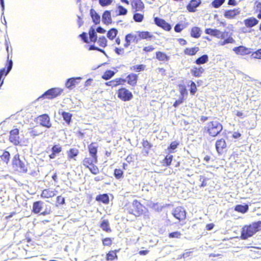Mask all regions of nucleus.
Instances as JSON below:
<instances>
[{"instance_id": "46", "label": "nucleus", "mask_w": 261, "mask_h": 261, "mask_svg": "<svg viewBox=\"0 0 261 261\" xmlns=\"http://www.w3.org/2000/svg\"><path fill=\"white\" fill-rule=\"evenodd\" d=\"M79 151L78 150L75 148H72L70 149L68 152V156L70 158H73L75 156H77L78 154Z\"/></svg>"}, {"instance_id": "25", "label": "nucleus", "mask_w": 261, "mask_h": 261, "mask_svg": "<svg viewBox=\"0 0 261 261\" xmlns=\"http://www.w3.org/2000/svg\"><path fill=\"white\" fill-rule=\"evenodd\" d=\"M201 31L198 27H193L191 29V35L192 37L198 38L201 35Z\"/></svg>"}, {"instance_id": "30", "label": "nucleus", "mask_w": 261, "mask_h": 261, "mask_svg": "<svg viewBox=\"0 0 261 261\" xmlns=\"http://www.w3.org/2000/svg\"><path fill=\"white\" fill-rule=\"evenodd\" d=\"M156 58L161 61H167L169 60V57L167 56L165 53L161 51L156 53Z\"/></svg>"}, {"instance_id": "22", "label": "nucleus", "mask_w": 261, "mask_h": 261, "mask_svg": "<svg viewBox=\"0 0 261 261\" xmlns=\"http://www.w3.org/2000/svg\"><path fill=\"white\" fill-rule=\"evenodd\" d=\"M127 79L128 84L132 86H135L137 83L138 76L136 74L132 73L127 76Z\"/></svg>"}, {"instance_id": "2", "label": "nucleus", "mask_w": 261, "mask_h": 261, "mask_svg": "<svg viewBox=\"0 0 261 261\" xmlns=\"http://www.w3.org/2000/svg\"><path fill=\"white\" fill-rule=\"evenodd\" d=\"M206 130L212 137L217 136L222 130V125L217 121H213L207 124Z\"/></svg>"}, {"instance_id": "9", "label": "nucleus", "mask_w": 261, "mask_h": 261, "mask_svg": "<svg viewBox=\"0 0 261 261\" xmlns=\"http://www.w3.org/2000/svg\"><path fill=\"white\" fill-rule=\"evenodd\" d=\"M154 22L158 26L162 28L165 30L169 31L171 29V25L161 18H154Z\"/></svg>"}, {"instance_id": "34", "label": "nucleus", "mask_w": 261, "mask_h": 261, "mask_svg": "<svg viewBox=\"0 0 261 261\" xmlns=\"http://www.w3.org/2000/svg\"><path fill=\"white\" fill-rule=\"evenodd\" d=\"M96 200L101 201L106 204L109 202V197L107 194L100 195L96 197Z\"/></svg>"}, {"instance_id": "20", "label": "nucleus", "mask_w": 261, "mask_h": 261, "mask_svg": "<svg viewBox=\"0 0 261 261\" xmlns=\"http://www.w3.org/2000/svg\"><path fill=\"white\" fill-rule=\"evenodd\" d=\"M0 157L2 161L7 164L10 161V154L7 151L1 150Z\"/></svg>"}, {"instance_id": "40", "label": "nucleus", "mask_w": 261, "mask_h": 261, "mask_svg": "<svg viewBox=\"0 0 261 261\" xmlns=\"http://www.w3.org/2000/svg\"><path fill=\"white\" fill-rule=\"evenodd\" d=\"M115 72L112 70H107L102 75V77L104 80H108L111 79L114 75Z\"/></svg>"}, {"instance_id": "52", "label": "nucleus", "mask_w": 261, "mask_h": 261, "mask_svg": "<svg viewBox=\"0 0 261 261\" xmlns=\"http://www.w3.org/2000/svg\"><path fill=\"white\" fill-rule=\"evenodd\" d=\"M114 175L117 179H120L122 177L123 171L120 169H116L114 171Z\"/></svg>"}, {"instance_id": "48", "label": "nucleus", "mask_w": 261, "mask_h": 261, "mask_svg": "<svg viewBox=\"0 0 261 261\" xmlns=\"http://www.w3.org/2000/svg\"><path fill=\"white\" fill-rule=\"evenodd\" d=\"M133 206L136 209L138 213L140 212V210H142V205L137 200H135L133 202Z\"/></svg>"}, {"instance_id": "35", "label": "nucleus", "mask_w": 261, "mask_h": 261, "mask_svg": "<svg viewBox=\"0 0 261 261\" xmlns=\"http://www.w3.org/2000/svg\"><path fill=\"white\" fill-rule=\"evenodd\" d=\"M117 30L115 28H112L109 30L107 33V37L111 40H113L117 34Z\"/></svg>"}, {"instance_id": "15", "label": "nucleus", "mask_w": 261, "mask_h": 261, "mask_svg": "<svg viewBox=\"0 0 261 261\" xmlns=\"http://www.w3.org/2000/svg\"><path fill=\"white\" fill-rule=\"evenodd\" d=\"M258 20L254 17H250L244 20V24L248 28H252L258 23Z\"/></svg>"}, {"instance_id": "43", "label": "nucleus", "mask_w": 261, "mask_h": 261, "mask_svg": "<svg viewBox=\"0 0 261 261\" xmlns=\"http://www.w3.org/2000/svg\"><path fill=\"white\" fill-rule=\"evenodd\" d=\"M107 40L106 38L104 37H100L99 38L98 40V43L99 46L105 47L107 45Z\"/></svg>"}, {"instance_id": "4", "label": "nucleus", "mask_w": 261, "mask_h": 261, "mask_svg": "<svg viewBox=\"0 0 261 261\" xmlns=\"http://www.w3.org/2000/svg\"><path fill=\"white\" fill-rule=\"evenodd\" d=\"M62 92L63 90L61 88H51L46 91L40 98L46 97L48 99H53L58 95H60Z\"/></svg>"}, {"instance_id": "28", "label": "nucleus", "mask_w": 261, "mask_h": 261, "mask_svg": "<svg viewBox=\"0 0 261 261\" xmlns=\"http://www.w3.org/2000/svg\"><path fill=\"white\" fill-rule=\"evenodd\" d=\"M62 116L67 124L68 125H70L71 121V118L72 117V114L68 112H62Z\"/></svg>"}, {"instance_id": "42", "label": "nucleus", "mask_w": 261, "mask_h": 261, "mask_svg": "<svg viewBox=\"0 0 261 261\" xmlns=\"http://www.w3.org/2000/svg\"><path fill=\"white\" fill-rule=\"evenodd\" d=\"M124 82L125 80H122L121 79L117 80V81H111L106 83L107 85L111 86L112 87H116L118 85L121 84V82Z\"/></svg>"}, {"instance_id": "56", "label": "nucleus", "mask_w": 261, "mask_h": 261, "mask_svg": "<svg viewBox=\"0 0 261 261\" xmlns=\"http://www.w3.org/2000/svg\"><path fill=\"white\" fill-rule=\"evenodd\" d=\"M91 173L97 174L99 172L98 168L96 166H92L91 167H88Z\"/></svg>"}, {"instance_id": "44", "label": "nucleus", "mask_w": 261, "mask_h": 261, "mask_svg": "<svg viewBox=\"0 0 261 261\" xmlns=\"http://www.w3.org/2000/svg\"><path fill=\"white\" fill-rule=\"evenodd\" d=\"M145 66L144 65H134L130 67L132 70H135L137 72L143 71L144 70Z\"/></svg>"}, {"instance_id": "51", "label": "nucleus", "mask_w": 261, "mask_h": 261, "mask_svg": "<svg viewBox=\"0 0 261 261\" xmlns=\"http://www.w3.org/2000/svg\"><path fill=\"white\" fill-rule=\"evenodd\" d=\"M113 0H99V3L102 7H106L110 5Z\"/></svg>"}, {"instance_id": "23", "label": "nucleus", "mask_w": 261, "mask_h": 261, "mask_svg": "<svg viewBox=\"0 0 261 261\" xmlns=\"http://www.w3.org/2000/svg\"><path fill=\"white\" fill-rule=\"evenodd\" d=\"M204 72V69L202 67L197 68L193 67L191 69V73L195 77H199L201 74Z\"/></svg>"}, {"instance_id": "13", "label": "nucleus", "mask_w": 261, "mask_h": 261, "mask_svg": "<svg viewBox=\"0 0 261 261\" xmlns=\"http://www.w3.org/2000/svg\"><path fill=\"white\" fill-rule=\"evenodd\" d=\"M57 191L56 190H52L50 189H44L42 191L41 196L43 198H51L55 196Z\"/></svg>"}, {"instance_id": "6", "label": "nucleus", "mask_w": 261, "mask_h": 261, "mask_svg": "<svg viewBox=\"0 0 261 261\" xmlns=\"http://www.w3.org/2000/svg\"><path fill=\"white\" fill-rule=\"evenodd\" d=\"M37 119V121L41 125L47 128H50L51 126L50 118L47 114L40 115Z\"/></svg>"}, {"instance_id": "47", "label": "nucleus", "mask_w": 261, "mask_h": 261, "mask_svg": "<svg viewBox=\"0 0 261 261\" xmlns=\"http://www.w3.org/2000/svg\"><path fill=\"white\" fill-rule=\"evenodd\" d=\"M225 2V0H214L212 3V6L215 8H218L220 7Z\"/></svg>"}, {"instance_id": "19", "label": "nucleus", "mask_w": 261, "mask_h": 261, "mask_svg": "<svg viewBox=\"0 0 261 261\" xmlns=\"http://www.w3.org/2000/svg\"><path fill=\"white\" fill-rule=\"evenodd\" d=\"M132 6L136 11H140L143 10L144 4L141 0H133Z\"/></svg>"}, {"instance_id": "5", "label": "nucleus", "mask_w": 261, "mask_h": 261, "mask_svg": "<svg viewBox=\"0 0 261 261\" xmlns=\"http://www.w3.org/2000/svg\"><path fill=\"white\" fill-rule=\"evenodd\" d=\"M118 97L124 101H128L133 97L132 92L125 88H121L119 90L118 93Z\"/></svg>"}, {"instance_id": "33", "label": "nucleus", "mask_w": 261, "mask_h": 261, "mask_svg": "<svg viewBox=\"0 0 261 261\" xmlns=\"http://www.w3.org/2000/svg\"><path fill=\"white\" fill-rule=\"evenodd\" d=\"M208 56L207 55H204L201 57L198 58L195 61L197 64L200 65L206 63L208 61Z\"/></svg>"}, {"instance_id": "16", "label": "nucleus", "mask_w": 261, "mask_h": 261, "mask_svg": "<svg viewBox=\"0 0 261 261\" xmlns=\"http://www.w3.org/2000/svg\"><path fill=\"white\" fill-rule=\"evenodd\" d=\"M97 162V159L91 156V157L86 158L83 161V165L88 168L89 165H92L94 163H96Z\"/></svg>"}, {"instance_id": "8", "label": "nucleus", "mask_w": 261, "mask_h": 261, "mask_svg": "<svg viewBox=\"0 0 261 261\" xmlns=\"http://www.w3.org/2000/svg\"><path fill=\"white\" fill-rule=\"evenodd\" d=\"M9 140L15 145L19 144L20 141L18 129L15 128L10 131Z\"/></svg>"}, {"instance_id": "32", "label": "nucleus", "mask_w": 261, "mask_h": 261, "mask_svg": "<svg viewBox=\"0 0 261 261\" xmlns=\"http://www.w3.org/2000/svg\"><path fill=\"white\" fill-rule=\"evenodd\" d=\"M199 49L197 47H193L191 48H187L185 50V53L186 55L193 56L196 53H197L199 51Z\"/></svg>"}, {"instance_id": "55", "label": "nucleus", "mask_w": 261, "mask_h": 261, "mask_svg": "<svg viewBox=\"0 0 261 261\" xmlns=\"http://www.w3.org/2000/svg\"><path fill=\"white\" fill-rule=\"evenodd\" d=\"M173 158V155H168L166 156L165 159V163L167 166H169L170 165Z\"/></svg>"}, {"instance_id": "37", "label": "nucleus", "mask_w": 261, "mask_h": 261, "mask_svg": "<svg viewBox=\"0 0 261 261\" xmlns=\"http://www.w3.org/2000/svg\"><path fill=\"white\" fill-rule=\"evenodd\" d=\"M138 35L141 39H143L151 38L152 37L149 32H139Z\"/></svg>"}, {"instance_id": "63", "label": "nucleus", "mask_w": 261, "mask_h": 261, "mask_svg": "<svg viewBox=\"0 0 261 261\" xmlns=\"http://www.w3.org/2000/svg\"><path fill=\"white\" fill-rule=\"evenodd\" d=\"M57 201L59 204H63L65 203V199L62 196H59L57 198Z\"/></svg>"}, {"instance_id": "45", "label": "nucleus", "mask_w": 261, "mask_h": 261, "mask_svg": "<svg viewBox=\"0 0 261 261\" xmlns=\"http://www.w3.org/2000/svg\"><path fill=\"white\" fill-rule=\"evenodd\" d=\"M144 16L140 13H135L133 16V19L136 22H140L143 19Z\"/></svg>"}, {"instance_id": "50", "label": "nucleus", "mask_w": 261, "mask_h": 261, "mask_svg": "<svg viewBox=\"0 0 261 261\" xmlns=\"http://www.w3.org/2000/svg\"><path fill=\"white\" fill-rule=\"evenodd\" d=\"M181 236V233L179 231H174L169 233L170 238H180Z\"/></svg>"}, {"instance_id": "41", "label": "nucleus", "mask_w": 261, "mask_h": 261, "mask_svg": "<svg viewBox=\"0 0 261 261\" xmlns=\"http://www.w3.org/2000/svg\"><path fill=\"white\" fill-rule=\"evenodd\" d=\"M116 253L114 251H111L107 254V260L112 261L117 258Z\"/></svg>"}, {"instance_id": "64", "label": "nucleus", "mask_w": 261, "mask_h": 261, "mask_svg": "<svg viewBox=\"0 0 261 261\" xmlns=\"http://www.w3.org/2000/svg\"><path fill=\"white\" fill-rule=\"evenodd\" d=\"M154 47L151 46V45H149V46H145L143 48V50L146 51V52H150V51H152V50H154Z\"/></svg>"}, {"instance_id": "18", "label": "nucleus", "mask_w": 261, "mask_h": 261, "mask_svg": "<svg viewBox=\"0 0 261 261\" xmlns=\"http://www.w3.org/2000/svg\"><path fill=\"white\" fill-rule=\"evenodd\" d=\"M233 50L238 55H247L249 53V51L248 48L245 47L243 46H240L239 47H236L233 48Z\"/></svg>"}, {"instance_id": "49", "label": "nucleus", "mask_w": 261, "mask_h": 261, "mask_svg": "<svg viewBox=\"0 0 261 261\" xmlns=\"http://www.w3.org/2000/svg\"><path fill=\"white\" fill-rule=\"evenodd\" d=\"M118 9L119 10V13L117 14V15H124L127 13V9L122 6H118Z\"/></svg>"}, {"instance_id": "12", "label": "nucleus", "mask_w": 261, "mask_h": 261, "mask_svg": "<svg viewBox=\"0 0 261 261\" xmlns=\"http://www.w3.org/2000/svg\"><path fill=\"white\" fill-rule=\"evenodd\" d=\"M201 4L200 0H192L187 5V10L191 12H194L196 11V8Z\"/></svg>"}, {"instance_id": "21", "label": "nucleus", "mask_w": 261, "mask_h": 261, "mask_svg": "<svg viewBox=\"0 0 261 261\" xmlns=\"http://www.w3.org/2000/svg\"><path fill=\"white\" fill-rule=\"evenodd\" d=\"M102 21L105 24L111 23L112 19L111 17V12L110 11H105L102 16Z\"/></svg>"}, {"instance_id": "59", "label": "nucleus", "mask_w": 261, "mask_h": 261, "mask_svg": "<svg viewBox=\"0 0 261 261\" xmlns=\"http://www.w3.org/2000/svg\"><path fill=\"white\" fill-rule=\"evenodd\" d=\"M196 86L194 82H192L191 85L190 92L192 94H194L196 92Z\"/></svg>"}, {"instance_id": "14", "label": "nucleus", "mask_w": 261, "mask_h": 261, "mask_svg": "<svg viewBox=\"0 0 261 261\" xmlns=\"http://www.w3.org/2000/svg\"><path fill=\"white\" fill-rule=\"evenodd\" d=\"M240 13L239 9H234L233 10H227L224 13V16L229 19L233 18L236 15Z\"/></svg>"}, {"instance_id": "60", "label": "nucleus", "mask_w": 261, "mask_h": 261, "mask_svg": "<svg viewBox=\"0 0 261 261\" xmlns=\"http://www.w3.org/2000/svg\"><path fill=\"white\" fill-rule=\"evenodd\" d=\"M102 243L104 246H110L112 244V241L110 238H105L102 240Z\"/></svg>"}, {"instance_id": "53", "label": "nucleus", "mask_w": 261, "mask_h": 261, "mask_svg": "<svg viewBox=\"0 0 261 261\" xmlns=\"http://www.w3.org/2000/svg\"><path fill=\"white\" fill-rule=\"evenodd\" d=\"M251 56L255 59H261V49H258L257 51L253 53Z\"/></svg>"}, {"instance_id": "54", "label": "nucleus", "mask_w": 261, "mask_h": 261, "mask_svg": "<svg viewBox=\"0 0 261 261\" xmlns=\"http://www.w3.org/2000/svg\"><path fill=\"white\" fill-rule=\"evenodd\" d=\"M62 150V148L58 145H54L51 148V151L54 152L55 153L58 154Z\"/></svg>"}, {"instance_id": "38", "label": "nucleus", "mask_w": 261, "mask_h": 261, "mask_svg": "<svg viewBox=\"0 0 261 261\" xmlns=\"http://www.w3.org/2000/svg\"><path fill=\"white\" fill-rule=\"evenodd\" d=\"M234 42L235 40L231 36H229L223 40L220 41L219 44L220 45H224L228 43H234Z\"/></svg>"}, {"instance_id": "31", "label": "nucleus", "mask_w": 261, "mask_h": 261, "mask_svg": "<svg viewBox=\"0 0 261 261\" xmlns=\"http://www.w3.org/2000/svg\"><path fill=\"white\" fill-rule=\"evenodd\" d=\"M90 39L91 42H96L97 39V34L95 30L91 28L89 32Z\"/></svg>"}, {"instance_id": "26", "label": "nucleus", "mask_w": 261, "mask_h": 261, "mask_svg": "<svg viewBox=\"0 0 261 261\" xmlns=\"http://www.w3.org/2000/svg\"><path fill=\"white\" fill-rule=\"evenodd\" d=\"M42 204L43 202L40 201L34 202L33 205V211L36 214L40 213L42 209Z\"/></svg>"}, {"instance_id": "27", "label": "nucleus", "mask_w": 261, "mask_h": 261, "mask_svg": "<svg viewBox=\"0 0 261 261\" xmlns=\"http://www.w3.org/2000/svg\"><path fill=\"white\" fill-rule=\"evenodd\" d=\"M249 209L248 205H241V204H238L237 205L234 207V210L236 211L242 213H246Z\"/></svg>"}, {"instance_id": "10", "label": "nucleus", "mask_w": 261, "mask_h": 261, "mask_svg": "<svg viewBox=\"0 0 261 261\" xmlns=\"http://www.w3.org/2000/svg\"><path fill=\"white\" fill-rule=\"evenodd\" d=\"M216 149L219 154H221L223 152V149L226 147V143L225 140L221 138L218 140L215 144Z\"/></svg>"}, {"instance_id": "1", "label": "nucleus", "mask_w": 261, "mask_h": 261, "mask_svg": "<svg viewBox=\"0 0 261 261\" xmlns=\"http://www.w3.org/2000/svg\"><path fill=\"white\" fill-rule=\"evenodd\" d=\"M260 230H261V221L253 223L249 225H246L242 229L241 237L243 239H247Z\"/></svg>"}, {"instance_id": "39", "label": "nucleus", "mask_w": 261, "mask_h": 261, "mask_svg": "<svg viewBox=\"0 0 261 261\" xmlns=\"http://www.w3.org/2000/svg\"><path fill=\"white\" fill-rule=\"evenodd\" d=\"M100 227L105 231L108 232L111 230L109 227V223L107 220H103L101 224Z\"/></svg>"}, {"instance_id": "17", "label": "nucleus", "mask_w": 261, "mask_h": 261, "mask_svg": "<svg viewBox=\"0 0 261 261\" xmlns=\"http://www.w3.org/2000/svg\"><path fill=\"white\" fill-rule=\"evenodd\" d=\"M98 145L96 143H92L88 146V149L91 156L95 157L97 159V152Z\"/></svg>"}, {"instance_id": "29", "label": "nucleus", "mask_w": 261, "mask_h": 261, "mask_svg": "<svg viewBox=\"0 0 261 261\" xmlns=\"http://www.w3.org/2000/svg\"><path fill=\"white\" fill-rule=\"evenodd\" d=\"M90 14L93 22L95 24H98L100 22V16L93 9L90 10Z\"/></svg>"}, {"instance_id": "11", "label": "nucleus", "mask_w": 261, "mask_h": 261, "mask_svg": "<svg viewBox=\"0 0 261 261\" xmlns=\"http://www.w3.org/2000/svg\"><path fill=\"white\" fill-rule=\"evenodd\" d=\"M81 77L68 79L65 84L66 88L72 89L76 85L79 84V81L81 80Z\"/></svg>"}, {"instance_id": "3", "label": "nucleus", "mask_w": 261, "mask_h": 261, "mask_svg": "<svg viewBox=\"0 0 261 261\" xmlns=\"http://www.w3.org/2000/svg\"><path fill=\"white\" fill-rule=\"evenodd\" d=\"M13 168L20 173H27L28 171L27 165L25 162L20 160L18 153L16 154L12 160Z\"/></svg>"}, {"instance_id": "36", "label": "nucleus", "mask_w": 261, "mask_h": 261, "mask_svg": "<svg viewBox=\"0 0 261 261\" xmlns=\"http://www.w3.org/2000/svg\"><path fill=\"white\" fill-rule=\"evenodd\" d=\"M40 127L36 126L31 131H30L31 136L33 137L39 136L42 134V132L39 130Z\"/></svg>"}, {"instance_id": "24", "label": "nucleus", "mask_w": 261, "mask_h": 261, "mask_svg": "<svg viewBox=\"0 0 261 261\" xmlns=\"http://www.w3.org/2000/svg\"><path fill=\"white\" fill-rule=\"evenodd\" d=\"M134 39V42H137L138 39L136 36H134L131 34H128L125 36V43L124 44L125 47H127L130 45V39Z\"/></svg>"}, {"instance_id": "58", "label": "nucleus", "mask_w": 261, "mask_h": 261, "mask_svg": "<svg viewBox=\"0 0 261 261\" xmlns=\"http://www.w3.org/2000/svg\"><path fill=\"white\" fill-rule=\"evenodd\" d=\"M184 28L183 24H177L174 27V30L176 32H181Z\"/></svg>"}, {"instance_id": "62", "label": "nucleus", "mask_w": 261, "mask_h": 261, "mask_svg": "<svg viewBox=\"0 0 261 261\" xmlns=\"http://www.w3.org/2000/svg\"><path fill=\"white\" fill-rule=\"evenodd\" d=\"M217 32V29H206L205 30V33L206 34L212 35L213 33H216Z\"/></svg>"}, {"instance_id": "7", "label": "nucleus", "mask_w": 261, "mask_h": 261, "mask_svg": "<svg viewBox=\"0 0 261 261\" xmlns=\"http://www.w3.org/2000/svg\"><path fill=\"white\" fill-rule=\"evenodd\" d=\"M186 214L185 209L181 206L176 207L172 212L173 216L179 221L185 219Z\"/></svg>"}, {"instance_id": "61", "label": "nucleus", "mask_w": 261, "mask_h": 261, "mask_svg": "<svg viewBox=\"0 0 261 261\" xmlns=\"http://www.w3.org/2000/svg\"><path fill=\"white\" fill-rule=\"evenodd\" d=\"M79 36L82 38L84 42L88 43V37L86 33H83L82 34H80Z\"/></svg>"}, {"instance_id": "57", "label": "nucleus", "mask_w": 261, "mask_h": 261, "mask_svg": "<svg viewBox=\"0 0 261 261\" xmlns=\"http://www.w3.org/2000/svg\"><path fill=\"white\" fill-rule=\"evenodd\" d=\"M178 144H179L177 142L173 141L170 144L169 147H168V149L173 150L177 148Z\"/></svg>"}]
</instances>
